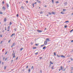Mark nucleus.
Listing matches in <instances>:
<instances>
[{
    "label": "nucleus",
    "instance_id": "nucleus-23",
    "mask_svg": "<svg viewBox=\"0 0 73 73\" xmlns=\"http://www.w3.org/2000/svg\"><path fill=\"white\" fill-rule=\"evenodd\" d=\"M12 24V22H10V23L9 25H11Z\"/></svg>",
    "mask_w": 73,
    "mask_h": 73
},
{
    "label": "nucleus",
    "instance_id": "nucleus-50",
    "mask_svg": "<svg viewBox=\"0 0 73 73\" xmlns=\"http://www.w3.org/2000/svg\"><path fill=\"white\" fill-rule=\"evenodd\" d=\"M2 42H3V41H1V42L0 44H2Z\"/></svg>",
    "mask_w": 73,
    "mask_h": 73
},
{
    "label": "nucleus",
    "instance_id": "nucleus-33",
    "mask_svg": "<svg viewBox=\"0 0 73 73\" xmlns=\"http://www.w3.org/2000/svg\"><path fill=\"white\" fill-rule=\"evenodd\" d=\"M0 36L1 37H2V36H3V35H2L1 34V35H0Z\"/></svg>",
    "mask_w": 73,
    "mask_h": 73
},
{
    "label": "nucleus",
    "instance_id": "nucleus-39",
    "mask_svg": "<svg viewBox=\"0 0 73 73\" xmlns=\"http://www.w3.org/2000/svg\"><path fill=\"white\" fill-rule=\"evenodd\" d=\"M6 68H7V67H6V66H4V69H6Z\"/></svg>",
    "mask_w": 73,
    "mask_h": 73
},
{
    "label": "nucleus",
    "instance_id": "nucleus-10",
    "mask_svg": "<svg viewBox=\"0 0 73 73\" xmlns=\"http://www.w3.org/2000/svg\"><path fill=\"white\" fill-rule=\"evenodd\" d=\"M6 5H7V8H8L9 7V5H8V4L7 3L6 4Z\"/></svg>",
    "mask_w": 73,
    "mask_h": 73
},
{
    "label": "nucleus",
    "instance_id": "nucleus-59",
    "mask_svg": "<svg viewBox=\"0 0 73 73\" xmlns=\"http://www.w3.org/2000/svg\"><path fill=\"white\" fill-rule=\"evenodd\" d=\"M5 30L6 31H7V28H6V27H5Z\"/></svg>",
    "mask_w": 73,
    "mask_h": 73
},
{
    "label": "nucleus",
    "instance_id": "nucleus-8",
    "mask_svg": "<svg viewBox=\"0 0 73 73\" xmlns=\"http://www.w3.org/2000/svg\"><path fill=\"white\" fill-rule=\"evenodd\" d=\"M52 15H55V13H54V12H52Z\"/></svg>",
    "mask_w": 73,
    "mask_h": 73
},
{
    "label": "nucleus",
    "instance_id": "nucleus-16",
    "mask_svg": "<svg viewBox=\"0 0 73 73\" xmlns=\"http://www.w3.org/2000/svg\"><path fill=\"white\" fill-rule=\"evenodd\" d=\"M13 45L15 46V43H13Z\"/></svg>",
    "mask_w": 73,
    "mask_h": 73
},
{
    "label": "nucleus",
    "instance_id": "nucleus-21",
    "mask_svg": "<svg viewBox=\"0 0 73 73\" xmlns=\"http://www.w3.org/2000/svg\"><path fill=\"white\" fill-rule=\"evenodd\" d=\"M21 8L23 9H24V7L23 6H22L21 7Z\"/></svg>",
    "mask_w": 73,
    "mask_h": 73
},
{
    "label": "nucleus",
    "instance_id": "nucleus-18",
    "mask_svg": "<svg viewBox=\"0 0 73 73\" xmlns=\"http://www.w3.org/2000/svg\"><path fill=\"white\" fill-rule=\"evenodd\" d=\"M6 18H5L4 19V21H5V22L6 21Z\"/></svg>",
    "mask_w": 73,
    "mask_h": 73
},
{
    "label": "nucleus",
    "instance_id": "nucleus-1",
    "mask_svg": "<svg viewBox=\"0 0 73 73\" xmlns=\"http://www.w3.org/2000/svg\"><path fill=\"white\" fill-rule=\"evenodd\" d=\"M38 33H40V32H42V31H41V30H38Z\"/></svg>",
    "mask_w": 73,
    "mask_h": 73
},
{
    "label": "nucleus",
    "instance_id": "nucleus-49",
    "mask_svg": "<svg viewBox=\"0 0 73 73\" xmlns=\"http://www.w3.org/2000/svg\"><path fill=\"white\" fill-rule=\"evenodd\" d=\"M26 68H28V66H27L26 67Z\"/></svg>",
    "mask_w": 73,
    "mask_h": 73
},
{
    "label": "nucleus",
    "instance_id": "nucleus-12",
    "mask_svg": "<svg viewBox=\"0 0 73 73\" xmlns=\"http://www.w3.org/2000/svg\"><path fill=\"white\" fill-rule=\"evenodd\" d=\"M23 49H24V48H21V49H20V50H21V51L22 50H23Z\"/></svg>",
    "mask_w": 73,
    "mask_h": 73
},
{
    "label": "nucleus",
    "instance_id": "nucleus-6",
    "mask_svg": "<svg viewBox=\"0 0 73 73\" xmlns=\"http://www.w3.org/2000/svg\"><path fill=\"white\" fill-rule=\"evenodd\" d=\"M60 70H62L63 68H62V66H61L60 67Z\"/></svg>",
    "mask_w": 73,
    "mask_h": 73
},
{
    "label": "nucleus",
    "instance_id": "nucleus-60",
    "mask_svg": "<svg viewBox=\"0 0 73 73\" xmlns=\"http://www.w3.org/2000/svg\"><path fill=\"white\" fill-rule=\"evenodd\" d=\"M46 30V28H45L44 31Z\"/></svg>",
    "mask_w": 73,
    "mask_h": 73
},
{
    "label": "nucleus",
    "instance_id": "nucleus-61",
    "mask_svg": "<svg viewBox=\"0 0 73 73\" xmlns=\"http://www.w3.org/2000/svg\"><path fill=\"white\" fill-rule=\"evenodd\" d=\"M7 60V58H6V59H5V61H6Z\"/></svg>",
    "mask_w": 73,
    "mask_h": 73
},
{
    "label": "nucleus",
    "instance_id": "nucleus-25",
    "mask_svg": "<svg viewBox=\"0 0 73 73\" xmlns=\"http://www.w3.org/2000/svg\"><path fill=\"white\" fill-rule=\"evenodd\" d=\"M11 42V39H10L9 40V41H8V42L9 43V42Z\"/></svg>",
    "mask_w": 73,
    "mask_h": 73
},
{
    "label": "nucleus",
    "instance_id": "nucleus-31",
    "mask_svg": "<svg viewBox=\"0 0 73 73\" xmlns=\"http://www.w3.org/2000/svg\"><path fill=\"white\" fill-rule=\"evenodd\" d=\"M68 22H69V21H67L65 22V23H68Z\"/></svg>",
    "mask_w": 73,
    "mask_h": 73
},
{
    "label": "nucleus",
    "instance_id": "nucleus-38",
    "mask_svg": "<svg viewBox=\"0 0 73 73\" xmlns=\"http://www.w3.org/2000/svg\"><path fill=\"white\" fill-rule=\"evenodd\" d=\"M52 3H54V0H52Z\"/></svg>",
    "mask_w": 73,
    "mask_h": 73
},
{
    "label": "nucleus",
    "instance_id": "nucleus-4",
    "mask_svg": "<svg viewBox=\"0 0 73 73\" xmlns=\"http://www.w3.org/2000/svg\"><path fill=\"white\" fill-rule=\"evenodd\" d=\"M15 35V33L12 34V35H11V37H12V36H14V35Z\"/></svg>",
    "mask_w": 73,
    "mask_h": 73
},
{
    "label": "nucleus",
    "instance_id": "nucleus-20",
    "mask_svg": "<svg viewBox=\"0 0 73 73\" xmlns=\"http://www.w3.org/2000/svg\"><path fill=\"white\" fill-rule=\"evenodd\" d=\"M46 48V46H44L43 48V49H45V48Z\"/></svg>",
    "mask_w": 73,
    "mask_h": 73
},
{
    "label": "nucleus",
    "instance_id": "nucleus-45",
    "mask_svg": "<svg viewBox=\"0 0 73 73\" xmlns=\"http://www.w3.org/2000/svg\"><path fill=\"white\" fill-rule=\"evenodd\" d=\"M53 67H54V66H52V69H53Z\"/></svg>",
    "mask_w": 73,
    "mask_h": 73
},
{
    "label": "nucleus",
    "instance_id": "nucleus-5",
    "mask_svg": "<svg viewBox=\"0 0 73 73\" xmlns=\"http://www.w3.org/2000/svg\"><path fill=\"white\" fill-rule=\"evenodd\" d=\"M60 13H61V14H65V13H64V12H63V11L61 12Z\"/></svg>",
    "mask_w": 73,
    "mask_h": 73
},
{
    "label": "nucleus",
    "instance_id": "nucleus-44",
    "mask_svg": "<svg viewBox=\"0 0 73 73\" xmlns=\"http://www.w3.org/2000/svg\"><path fill=\"white\" fill-rule=\"evenodd\" d=\"M2 4H4V1H3L2 2Z\"/></svg>",
    "mask_w": 73,
    "mask_h": 73
},
{
    "label": "nucleus",
    "instance_id": "nucleus-64",
    "mask_svg": "<svg viewBox=\"0 0 73 73\" xmlns=\"http://www.w3.org/2000/svg\"><path fill=\"white\" fill-rule=\"evenodd\" d=\"M71 42H73V40H72L71 41Z\"/></svg>",
    "mask_w": 73,
    "mask_h": 73
},
{
    "label": "nucleus",
    "instance_id": "nucleus-57",
    "mask_svg": "<svg viewBox=\"0 0 73 73\" xmlns=\"http://www.w3.org/2000/svg\"><path fill=\"white\" fill-rule=\"evenodd\" d=\"M33 7H34V3H33Z\"/></svg>",
    "mask_w": 73,
    "mask_h": 73
},
{
    "label": "nucleus",
    "instance_id": "nucleus-30",
    "mask_svg": "<svg viewBox=\"0 0 73 73\" xmlns=\"http://www.w3.org/2000/svg\"><path fill=\"white\" fill-rule=\"evenodd\" d=\"M56 56H57V57H60V56H59L58 54H57Z\"/></svg>",
    "mask_w": 73,
    "mask_h": 73
},
{
    "label": "nucleus",
    "instance_id": "nucleus-42",
    "mask_svg": "<svg viewBox=\"0 0 73 73\" xmlns=\"http://www.w3.org/2000/svg\"><path fill=\"white\" fill-rule=\"evenodd\" d=\"M8 53V52H6L5 53V54H7V53Z\"/></svg>",
    "mask_w": 73,
    "mask_h": 73
},
{
    "label": "nucleus",
    "instance_id": "nucleus-62",
    "mask_svg": "<svg viewBox=\"0 0 73 73\" xmlns=\"http://www.w3.org/2000/svg\"><path fill=\"white\" fill-rule=\"evenodd\" d=\"M15 57V55H14V56H13V58H14Z\"/></svg>",
    "mask_w": 73,
    "mask_h": 73
},
{
    "label": "nucleus",
    "instance_id": "nucleus-63",
    "mask_svg": "<svg viewBox=\"0 0 73 73\" xmlns=\"http://www.w3.org/2000/svg\"><path fill=\"white\" fill-rule=\"evenodd\" d=\"M47 7V6H46V5H45L44 6V7Z\"/></svg>",
    "mask_w": 73,
    "mask_h": 73
},
{
    "label": "nucleus",
    "instance_id": "nucleus-41",
    "mask_svg": "<svg viewBox=\"0 0 73 73\" xmlns=\"http://www.w3.org/2000/svg\"><path fill=\"white\" fill-rule=\"evenodd\" d=\"M4 59H5V57H3V60H4Z\"/></svg>",
    "mask_w": 73,
    "mask_h": 73
},
{
    "label": "nucleus",
    "instance_id": "nucleus-40",
    "mask_svg": "<svg viewBox=\"0 0 73 73\" xmlns=\"http://www.w3.org/2000/svg\"><path fill=\"white\" fill-rule=\"evenodd\" d=\"M73 31V29H72V30L70 31V32H72V31Z\"/></svg>",
    "mask_w": 73,
    "mask_h": 73
},
{
    "label": "nucleus",
    "instance_id": "nucleus-3",
    "mask_svg": "<svg viewBox=\"0 0 73 73\" xmlns=\"http://www.w3.org/2000/svg\"><path fill=\"white\" fill-rule=\"evenodd\" d=\"M44 44L45 45H46L47 44V42L46 41H45Z\"/></svg>",
    "mask_w": 73,
    "mask_h": 73
},
{
    "label": "nucleus",
    "instance_id": "nucleus-27",
    "mask_svg": "<svg viewBox=\"0 0 73 73\" xmlns=\"http://www.w3.org/2000/svg\"><path fill=\"white\" fill-rule=\"evenodd\" d=\"M21 27H22V25H21V24H20V28H21Z\"/></svg>",
    "mask_w": 73,
    "mask_h": 73
},
{
    "label": "nucleus",
    "instance_id": "nucleus-24",
    "mask_svg": "<svg viewBox=\"0 0 73 73\" xmlns=\"http://www.w3.org/2000/svg\"><path fill=\"white\" fill-rule=\"evenodd\" d=\"M63 11H66V9H63Z\"/></svg>",
    "mask_w": 73,
    "mask_h": 73
},
{
    "label": "nucleus",
    "instance_id": "nucleus-29",
    "mask_svg": "<svg viewBox=\"0 0 73 73\" xmlns=\"http://www.w3.org/2000/svg\"><path fill=\"white\" fill-rule=\"evenodd\" d=\"M48 14H49V15H52V13H51L48 12Z\"/></svg>",
    "mask_w": 73,
    "mask_h": 73
},
{
    "label": "nucleus",
    "instance_id": "nucleus-43",
    "mask_svg": "<svg viewBox=\"0 0 73 73\" xmlns=\"http://www.w3.org/2000/svg\"><path fill=\"white\" fill-rule=\"evenodd\" d=\"M5 50V49H3V50H2V52H4V50Z\"/></svg>",
    "mask_w": 73,
    "mask_h": 73
},
{
    "label": "nucleus",
    "instance_id": "nucleus-35",
    "mask_svg": "<svg viewBox=\"0 0 73 73\" xmlns=\"http://www.w3.org/2000/svg\"><path fill=\"white\" fill-rule=\"evenodd\" d=\"M42 58V57H39V58H40V60H41V58Z\"/></svg>",
    "mask_w": 73,
    "mask_h": 73
},
{
    "label": "nucleus",
    "instance_id": "nucleus-26",
    "mask_svg": "<svg viewBox=\"0 0 73 73\" xmlns=\"http://www.w3.org/2000/svg\"><path fill=\"white\" fill-rule=\"evenodd\" d=\"M31 72V69L29 68V72Z\"/></svg>",
    "mask_w": 73,
    "mask_h": 73
},
{
    "label": "nucleus",
    "instance_id": "nucleus-37",
    "mask_svg": "<svg viewBox=\"0 0 73 73\" xmlns=\"http://www.w3.org/2000/svg\"><path fill=\"white\" fill-rule=\"evenodd\" d=\"M56 3H59V2H58V1H56Z\"/></svg>",
    "mask_w": 73,
    "mask_h": 73
},
{
    "label": "nucleus",
    "instance_id": "nucleus-15",
    "mask_svg": "<svg viewBox=\"0 0 73 73\" xmlns=\"http://www.w3.org/2000/svg\"><path fill=\"white\" fill-rule=\"evenodd\" d=\"M46 41H49V39L48 38H47L46 39Z\"/></svg>",
    "mask_w": 73,
    "mask_h": 73
},
{
    "label": "nucleus",
    "instance_id": "nucleus-14",
    "mask_svg": "<svg viewBox=\"0 0 73 73\" xmlns=\"http://www.w3.org/2000/svg\"><path fill=\"white\" fill-rule=\"evenodd\" d=\"M34 69V67H33V66H32L31 68V69Z\"/></svg>",
    "mask_w": 73,
    "mask_h": 73
},
{
    "label": "nucleus",
    "instance_id": "nucleus-58",
    "mask_svg": "<svg viewBox=\"0 0 73 73\" xmlns=\"http://www.w3.org/2000/svg\"><path fill=\"white\" fill-rule=\"evenodd\" d=\"M71 60H72V61H73V59H72V58H71Z\"/></svg>",
    "mask_w": 73,
    "mask_h": 73
},
{
    "label": "nucleus",
    "instance_id": "nucleus-13",
    "mask_svg": "<svg viewBox=\"0 0 73 73\" xmlns=\"http://www.w3.org/2000/svg\"><path fill=\"white\" fill-rule=\"evenodd\" d=\"M36 48H37V47H34L33 48V49H36Z\"/></svg>",
    "mask_w": 73,
    "mask_h": 73
},
{
    "label": "nucleus",
    "instance_id": "nucleus-17",
    "mask_svg": "<svg viewBox=\"0 0 73 73\" xmlns=\"http://www.w3.org/2000/svg\"><path fill=\"white\" fill-rule=\"evenodd\" d=\"M50 63L51 64H53V63L51 61H50Z\"/></svg>",
    "mask_w": 73,
    "mask_h": 73
},
{
    "label": "nucleus",
    "instance_id": "nucleus-36",
    "mask_svg": "<svg viewBox=\"0 0 73 73\" xmlns=\"http://www.w3.org/2000/svg\"><path fill=\"white\" fill-rule=\"evenodd\" d=\"M67 27V25H66L64 27L65 28H66Z\"/></svg>",
    "mask_w": 73,
    "mask_h": 73
},
{
    "label": "nucleus",
    "instance_id": "nucleus-19",
    "mask_svg": "<svg viewBox=\"0 0 73 73\" xmlns=\"http://www.w3.org/2000/svg\"><path fill=\"white\" fill-rule=\"evenodd\" d=\"M71 70H73V67H71Z\"/></svg>",
    "mask_w": 73,
    "mask_h": 73
},
{
    "label": "nucleus",
    "instance_id": "nucleus-56",
    "mask_svg": "<svg viewBox=\"0 0 73 73\" xmlns=\"http://www.w3.org/2000/svg\"><path fill=\"white\" fill-rule=\"evenodd\" d=\"M3 64H4V62H2V64L3 65Z\"/></svg>",
    "mask_w": 73,
    "mask_h": 73
},
{
    "label": "nucleus",
    "instance_id": "nucleus-11",
    "mask_svg": "<svg viewBox=\"0 0 73 73\" xmlns=\"http://www.w3.org/2000/svg\"><path fill=\"white\" fill-rule=\"evenodd\" d=\"M54 56H56V52H54Z\"/></svg>",
    "mask_w": 73,
    "mask_h": 73
},
{
    "label": "nucleus",
    "instance_id": "nucleus-32",
    "mask_svg": "<svg viewBox=\"0 0 73 73\" xmlns=\"http://www.w3.org/2000/svg\"><path fill=\"white\" fill-rule=\"evenodd\" d=\"M42 13H43V12L42 11H41V12H40V14H42Z\"/></svg>",
    "mask_w": 73,
    "mask_h": 73
},
{
    "label": "nucleus",
    "instance_id": "nucleus-46",
    "mask_svg": "<svg viewBox=\"0 0 73 73\" xmlns=\"http://www.w3.org/2000/svg\"><path fill=\"white\" fill-rule=\"evenodd\" d=\"M13 46H14L12 45V46H11V48H12V47H13Z\"/></svg>",
    "mask_w": 73,
    "mask_h": 73
},
{
    "label": "nucleus",
    "instance_id": "nucleus-7",
    "mask_svg": "<svg viewBox=\"0 0 73 73\" xmlns=\"http://www.w3.org/2000/svg\"><path fill=\"white\" fill-rule=\"evenodd\" d=\"M12 55L13 56H15V52H13Z\"/></svg>",
    "mask_w": 73,
    "mask_h": 73
},
{
    "label": "nucleus",
    "instance_id": "nucleus-51",
    "mask_svg": "<svg viewBox=\"0 0 73 73\" xmlns=\"http://www.w3.org/2000/svg\"><path fill=\"white\" fill-rule=\"evenodd\" d=\"M35 45H36V46H38V44H36Z\"/></svg>",
    "mask_w": 73,
    "mask_h": 73
},
{
    "label": "nucleus",
    "instance_id": "nucleus-52",
    "mask_svg": "<svg viewBox=\"0 0 73 73\" xmlns=\"http://www.w3.org/2000/svg\"><path fill=\"white\" fill-rule=\"evenodd\" d=\"M37 54H38V52H36V53H35V54H36V55H37Z\"/></svg>",
    "mask_w": 73,
    "mask_h": 73
},
{
    "label": "nucleus",
    "instance_id": "nucleus-34",
    "mask_svg": "<svg viewBox=\"0 0 73 73\" xmlns=\"http://www.w3.org/2000/svg\"><path fill=\"white\" fill-rule=\"evenodd\" d=\"M66 4H67V2H65L64 3V5H66Z\"/></svg>",
    "mask_w": 73,
    "mask_h": 73
},
{
    "label": "nucleus",
    "instance_id": "nucleus-47",
    "mask_svg": "<svg viewBox=\"0 0 73 73\" xmlns=\"http://www.w3.org/2000/svg\"><path fill=\"white\" fill-rule=\"evenodd\" d=\"M17 17H18L19 16V14H17Z\"/></svg>",
    "mask_w": 73,
    "mask_h": 73
},
{
    "label": "nucleus",
    "instance_id": "nucleus-53",
    "mask_svg": "<svg viewBox=\"0 0 73 73\" xmlns=\"http://www.w3.org/2000/svg\"><path fill=\"white\" fill-rule=\"evenodd\" d=\"M2 32L3 33H4V31L3 30V31H2Z\"/></svg>",
    "mask_w": 73,
    "mask_h": 73
},
{
    "label": "nucleus",
    "instance_id": "nucleus-2",
    "mask_svg": "<svg viewBox=\"0 0 73 73\" xmlns=\"http://www.w3.org/2000/svg\"><path fill=\"white\" fill-rule=\"evenodd\" d=\"M2 9H4V10H5V9H6L5 7V6H3Z\"/></svg>",
    "mask_w": 73,
    "mask_h": 73
},
{
    "label": "nucleus",
    "instance_id": "nucleus-54",
    "mask_svg": "<svg viewBox=\"0 0 73 73\" xmlns=\"http://www.w3.org/2000/svg\"><path fill=\"white\" fill-rule=\"evenodd\" d=\"M40 46H41V47L44 46H43V45H41Z\"/></svg>",
    "mask_w": 73,
    "mask_h": 73
},
{
    "label": "nucleus",
    "instance_id": "nucleus-55",
    "mask_svg": "<svg viewBox=\"0 0 73 73\" xmlns=\"http://www.w3.org/2000/svg\"><path fill=\"white\" fill-rule=\"evenodd\" d=\"M17 59H18V57H17L16 58V60H17Z\"/></svg>",
    "mask_w": 73,
    "mask_h": 73
},
{
    "label": "nucleus",
    "instance_id": "nucleus-48",
    "mask_svg": "<svg viewBox=\"0 0 73 73\" xmlns=\"http://www.w3.org/2000/svg\"><path fill=\"white\" fill-rule=\"evenodd\" d=\"M13 60H11V63H12V62H13Z\"/></svg>",
    "mask_w": 73,
    "mask_h": 73
},
{
    "label": "nucleus",
    "instance_id": "nucleus-9",
    "mask_svg": "<svg viewBox=\"0 0 73 73\" xmlns=\"http://www.w3.org/2000/svg\"><path fill=\"white\" fill-rule=\"evenodd\" d=\"M60 57H63V58H65V56L64 55H61L60 56Z\"/></svg>",
    "mask_w": 73,
    "mask_h": 73
},
{
    "label": "nucleus",
    "instance_id": "nucleus-28",
    "mask_svg": "<svg viewBox=\"0 0 73 73\" xmlns=\"http://www.w3.org/2000/svg\"><path fill=\"white\" fill-rule=\"evenodd\" d=\"M9 28H10V26H9L7 27V29H9Z\"/></svg>",
    "mask_w": 73,
    "mask_h": 73
},
{
    "label": "nucleus",
    "instance_id": "nucleus-22",
    "mask_svg": "<svg viewBox=\"0 0 73 73\" xmlns=\"http://www.w3.org/2000/svg\"><path fill=\"white\" fill-rule=\"evenodd\" d=\"M0 14L3 15V12H1V11H0Z\"/></svg>",
    "mask_w": 73,
    "mask_h": 73
}]
</instances>
